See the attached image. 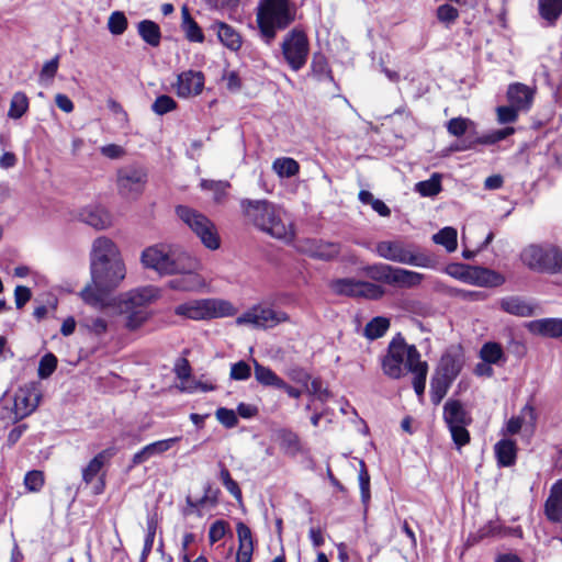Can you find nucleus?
I'll list each match as a JSON object with an SVG mask.
<instances>
[{
	"label": "nucleus",
	"mask_w": 562,
	"mask_h": 562,
	"mask_svg": "<svg viewBox=\"0 0 562 562\" xmlns=\"http://www.w3.org/2000/svg\"><path fill=\"white\" fill-rule=\"evenodd\" d=\"M390 327V321L382 316L372 318L364 328V336L371 340L382 337Z\"/></svg>",
	"instance_id": "obj_40"
},
{
	"label": "nucleus",
	"mask_w": 562,
	"mask_h": 562,
	"mask_svg": "<svg viewBox=\"0 0 562 562\" xmlns=\"http://www.w3.org/2000/svg\"><path fill=\"white\" fill-rule=\"evenodd\" d=\"M137 32L142 40L149 46L157 47L160 44L161 31L159 25L151 20H143L137 24Z\"/></svg>",
	"instance_id": "obj_31"
},
{
	"label": "nucleus",
	"mask_w": 562,
	"mask_h": 562,
	"mask_svg": "<svg viewBox=\"0 0 562 562\" xmlns=\"http://www.w3.org/2000/svg\"><path fill=\"white\" fill-rule=\"evenodd\" d=\"M238 536V551L236 562H251L254 551V540L250 528L239 521L236 526Z\"/></svg>",
	"instance_id": "obj_24"
},
{
	"label": "nucleus",
	"mask_w": 562,
	"mask_h": 562,
	"mask_svg": "<svg viewBox=\"0 0 562 562\" xmlns=\"http://www.w3.org/2000/svg\"><path fill=\"white\" fill-rule=\"evenodd\" d=\"M204 87V76L201 71H184L178 76L177 94L181 98L200 94Z\"/></svg>",
	"instance_id": "obj_19"
},
{
	"label": "nucleus",
	"mask_w": 562,
	"mask_h": 562,
	"mask_svg": "<svg viewBox=\"0 0 562 562\" xmlns=\"http://www.w3.org/2000/svg\"><path fill=\"white\" fill-rule=\"evenodd\" d=\"M29 110V99L24 92H15L12 95L8 116L13 120L22 117Z\"/></svg>",
	"instance_id": "obj_39"
},
{
	"label": "nucleus",
	"mask_w": 562,
	"mask_h": 562,
	"mask_svg": "<svg viewBox=\"0 0 562 562\" xmlns=\"http://www.w3.org/2000/svg\"><path fill=\"white\" fill-rule=\"evenodd\" d=\"M461 361L451 355L441 358L438 369V375L453 382L461 370Z\"/></svg>",
	"instance_id": "obj_37"
},
{
	"label": "nucleus",
	"mask_w": 562,
	"mask_h": 562,
	"mask_svg": "<svg viewBox=\"0 0 562 562\" xmlns=\"http://www.w3.org/2000/svg\"><path fill=\"white\" fill-rule=\"evenodd\" d=\"M235 313L234 305L221 299L192 300L175 308L176 315L193 321L227 317L235 315Z\"/></svg>",
	"instance_id": "obj_9"
},
{
	"label": "nucleus",
	"mask_w": 562,
	"mask_h": 562,
	"mask_svg": "<svg viewBox=\"0 0 562 562\" xmlns=\"http://www.w3.org/2000/svg\"><path fill=\"white\" fill-rule=\"evenodd\" d=\"M114 260H122L121 251L116 244L105 236L95 238L90 251V267L101 266L104 262Z\"/></svg>",
	"instance_id": "obj_16"
},
{
	"label": "nucleus",
	"mask_w": 562,
	"mask_h": 562,
	"mask_svg": "<svg viewBox=\"0 0 562 562\" xmlns=\"http://www.w3.org/2000/svg\"><path fill=\"white\" fill-rule=\"evenodd\" d=\"M272 169L280 178H291L299 172L300 165L293 158L283 157L273 161Z\"/></svg>",
	"instance_id": "obj_38"
},
{
	"label": "nucleus",
	"mask_w": 562,
	"mask_h": 562,
	"mask_svg": "<svg viewBox=\"0 0 562 562\" xmlns=\"http://www.w3.org/2000/svg\"><path fill=\"white\" fill-rule=\"evenodd\" d=\"M41 392L35 384L21 387L14 397V412L20 418L32 414L41 401Z\"/></svg>",
	"instance_id": "obj_17"
},
{
	"label": "nucleus",
	"mask_w": 562,
	"mask_h": 562,
	"mask_svg": "<svg viewBox=\"0 0 562 562\" xmlns=\"http://www.w3.org/2000/svg\"><path fill=\"white\" fill-rule=\"evenodd\" d=\"M296 16V9L290 0H260L257 23L261 40L270 45L277 32L286 29Z\"/></svg>",
	"instance_id": "obj_3"
},
{
	"label": "nucleus",
	"mask_w": 562,
	"mask_h": 562,
	"mask_svg": "<svg viewBox=\"0 0 562 562\" xmlns=\"http://www.w3.org/2000/svg\"><path fill=\"white\" fill-rule=\"evenodd\" d=\"M82 325L95 335H102L108 329V323L101 317L86 318Z\"/></svg>",
	"instance_id": "obj_62"
},
{
	"label": "nucleus",
	"mask_w": 562,
	"mask_h": 562,
	"mask_svg": "<svg viewBox=\"0 0 562 562\" xmlns=\"http://www.w3.org/2000/svg\"><path fill=\"white\" fill-rule=\"evenodd\" d=\"M251 375V368L250 366L240 360L231 367L229 376L232 380L236 381H245L248 380Z\"/></svg>",
	"instance_id": "obj_54"
},
{
	"label": "nucleus",
	"mask_w": 562,
	"mask_h": 562,
	"mask_svg": "<svg viewBox=\"0 0 562 562\" xmlns=\"http://www.w3.org/2000/svg\"><path fill=\"white\" fill-rule=\"evenodd\" d=\"M452 381L447 380L440 375H436L431 379L430 383V398L435 405H438L446 396Z\"/></svg>",
	"instance_id": "obj_41"
},
{
	"label": "nucleus",
	"mask_w": 562,
	"mask_h": 562,
	"mask_svg": "<svg viewBox=\"0 0 562 562\" xmlns=\"http://www.w3.org/2000/svg\"><path fill=\"white\" fill-rule=\"evenodd\" d=\"M176 214L206 248L215 250L220 247V237L215 225L204 214L186 205L177 206Z\"/></svg>",
	"instance_id": "obj_11"
},
{
	"label": "nucleus",
	"mask_w": 562,
	"mask_h": 562,
	"mask_svg": "<svg viewBox=\"0 0 562 562\" xmlns=\"http://www.w3.org/2000/svg\"><path fill=\"white\" fill-rule=\"evenodd\" d=\"M358 480H359V487H360V493H361V502L363 505H368V503L370 502V497H371L370 475L366 468L364 462H362V461L360 463V471H359Z\"/></svg>",
	"instance_id": "obj_47"
},
{
	"label": "nucleus",
	"mask_w": 562,
	"mask_h": 562,
	"mask_svg": "<svg viewBox=\"0 0 562 562\" xmlns=\"http://www.w3.org/2000/svg\"><path fill=\"white\" fill-rule=\"evenodd\" d=\"M459 18L458 10L451 4H441L437 9V19L449 26L451 23L456 22Z\"/></svg>",
	"instance_id": "obj_52"
},
{
	"label": "nucleus",
	"mask_w": 562,
	"mask_h": 562,
	"mask_svg": "<svg viewBox=\"0 0 562 562\" xmlns=\"http://www.w3.org/2000/svg\"><path fill=\"white\" fill-rule=\"evenodd\" d=\"M480 355L485 362L497 363L503 357V350L496 342H486L483 345Z\"/></svg>",
	"instance_id": "obj_46"
},
{
	"label": "nucleus",
	"mask_w": 562,
	"mask_h": 562,
	"mask_svg": "<svg viewBox=\"0 0 562 562\" xmlns=\"http://www.w3.org/2000/svg\"><path fill=\"white\" fill-rule=\"evenodd\" d=\"M505 282V278L491 269L482 267L470 268L467 283L477 286H499Z\"/></svg>",
	"instance_id": "obj_21"
},
{
	"label": "nucleus",
	"mask_w": 562,
	"mask_h": 562,
	"mask_svg": "<svg viewBox=\"0 0 562 562\" xmlns=\"http://www.w3.org/2000/svg\"><path fill=\"white\" fill-rule=\"evenodd\" d=\"M159 296V290L148 285L125 293L120 303V312L126 315V327L131 330L139 328L148 318L147 306Z\"/></svg>",
	"instance_id": "obj_6"
},
{
	"label": "nucleus",
	"mask_w": 562,
	"mask_h": 562,
	"mask_svg": "<svg viewBox=\"0 0 562 562\" xmlns=\"http://www.w3.org/2000/svg\"><path fill=\"white\" fill-rule=\"evenodd\" d=\"M303 250L312 258L331 260L340 252V245L331 241L312 239L305 243Z\"/></svg>",
	"instance_id": "obj_22"
},
{
	"label": "nucleus",
	"mask_w": 562,
	"mask_h": 562,
	"mask_svg": "<svg viewBox=\"0 0 562 562\" xmlns=\"http://www.w3.org/2000/svg\"><path fill=\"white\" fill-rule=\"evenodd\" d=\"M180 440V437H172L168 439L158 440L155 442H151L149 445H146V448L149 451L150 458L161 456L169 449L173 447L178 441Z\"/></svg>",
	"instance_id": "obj_48"
},
{
	"label": "nucleus",
	"mask_w": 562,
	"mask_h": 562,
	"mask_svg": "<svg viewBox=\"0 0 562 562\" xmlns=\"http://www.w3.org/2000/svg\"><path fill=\"white\" fill-rule=\"evenodd\" d=\"M25 487L29 491L37 492L44 484V475L41 471H30L24 477Z\"/></svg>",
	"instance_id": "obj_59"
},
{
	"label": "nucleus",
	"mask_w": 562,
	"mask_h": 562,
	"mask_svg": "<svg viewBox=\"0 0 562 562\" xmlns=\"http://www.w3.org/2000/svg\"><path fill=\"white\" fill-rule=\"evenodd\" d=\"M539 14L547 25H554L562 15V0H539Z\"/></svg>",
	"instance_id": "obj_33"
},
{
	"label": "nucleus",
	"mask_w": 562,
	"mask_h": 562,
	"mask_svg": "<svg viewBox=\"0 0 562 562\" xmlns=\"http://www.w3.org/2000/svg\"><path fill=\"white\" fill-rule=\"evenodd\" d=\"M497 462L502 467H510L516 461V443L509 439H503L495 445Z\"/></svg>",
	"instance_id": "obj_32"
},
{
	"label": "nucleus",
	"mask_w": 562,
	"mask_h": 562,
	"mask_svg": "<svg viewBox=\"0 0 562 562\" xmlns=\"http://www.w3.org/2000/svg\"><path fill=\"white\" fill-rule=\"evenodd\" d=\"M142 263L159 274H175L192 267V257L171 246L155 245L147 247L140 257Z\"/></svg>",
	"instance_id": "obj_5"
},
{
	"label": "nucleus",
	"mask_w": 562,
	"mask_h": 562,
	"mask_svg": "<svg viewBox=\"0 0 562 562\" xmlns=\"http://www.w3.org/2000/svg\"><path fill=\"white\" fill-rule=\"evenodd\" d=\"M501 307L506 313L519 317L532 316L536 308L535 305L518 296L504 297L501 301Z\"/></svg>",
	"instance_id": "obj_29"
},
{
	"label": "nucleus",
	"mask_w": 562,
	"mask_h": 562,
	"mask_svg": "<svg viewBox=\"0 0 562 562\" xmlns=\"http://www.w3.org/2000/svg\"><path fill=\"white\" fill-rule=\"evenodd\" d=\"M113 449H105L99 452L88 465L82 470V480L86 484H90L97 474L101 471L104 463L114 456Z\"/></svg>",
	"instance_id": "obj_30"
},
{
	"label": "nucleus",
	"mask_w": 562,
	"mask_h": 562,
	"mask_svg": "<svg viewBox=\"0 0 562 562\" xmlns=\"http://www.w3.org/2000/svg\"><path fill=\"white\" fill-rule=\"evenodd\" d=\"M244 215L257 228L269 234L273 238L285 243L292 241L294 229L291 220L285 212L268 200H249L240 202Z\"/></svg>",
	"instance_id": "obj_1"
},
{
	"label": "nucleus",
	"mask_w": 562,
	"mask_h": 562,
	"mask_svg": "<svg viewBox=\"0 0 562 562\" xmlns=\"http://www.w3.org/2000/svg\"><path fill=\"white\" fill-rule=\"evenodd\" d=\"M470 268L471 266L463 263H452L446 268V271L450 277L467 283Z\"/></svg>",
	"instance_id": "obj_63"
},
{
	"label": "nucleus",
	"mask_w": 562,
	"mask_h": 562,
	"mask_svg": "<svg viewBox=\"0 0 562 562\" xmlns=\"http://www.w3.org/2000/svg\"><path fill=\"white\" fill-rule=\"evenodd\" d=\"M201 187L205 190H212L215 194V201L221 202L226 194V189L229 187V183L226 181L203 180Z\"/></svg>",
	"instance_id": "obj_51"
},
{
	"label": "nucleus",
	"mask_w": 562,
	"mask_h": 562,
	"mask_svg": "<svg viewBox=\"0 0 562 562\" xmlns=\"http://www.w3.org/2000/svg\"><path fill=\"white\" fill-rule=\"evenodd\" d=\"M255 367V378L258 383L265 386H273L279 389V386H284V380L278 376L270 368L260 364L258 361L254 360Z\"/></svg>",
	"instance_id": "obj_35"
},
{
	"label": "nucleus",
	"mask_w": 562,
	"mask_h": 562,
	"mask_svg": "<svg viewBox=\"0 0 562 562\" xmlns=\"http://www.w3.org/2000/svg\"><path fill=\"white\" fill-rule=\"evenodd\" d=\"M415 190L423 196H434L441 191V176L434 173L428 180L416 183Z\"/></svg>",
	"instance_id": "obj_43"
},
{
	"label": "nucleus",
	"mask_w": 562,
	"mask_h": 562,
	"mask_svg": "<svg viewBox=\"0 0 562 562\" xmlns=\"http://www.w3.org/2000/svg\"><path fill=\"white\" fill-rule=\"evenodd\" d=\"M218 465L221 468L220 480L222 481L223 485L236 501L240 502L243 495L237 482L232 479L229 471L225 468L224 464L220 463Z\"/></svg>",
	"instance_id": "obj_45"
},
{
	"label": "nucleus",
	"mask_w": 562,
	"mask_h": 562,
	"mask_svg": "<svg viewBox=\"0 0 562 562\" xmlns=\"http://www.w3.org/2000/svg\"><path fill=\"white\" fill-rule=\"evenodd\" d=\"M182 23L181 27L186 34V37L190 42L202 43L204 41V34L198 23L192 19L187 7L181 10Z\"/></svg>",
	"instance_id": "obj_34"
},
{
	"label": "nucleus",
	"mask_w": 562,
	"mask_h": 562,
	"mask_svg": "<svg viewBox=\"0 0 562 562\" xmlns=\"http://www.w3.org/2000/svg\"><path fill=\"white\" fill-rule=\"evenodd\" d=\"M519 110L513 106L510 103L509 105H503L497 108V120L502 124L506 123H513L518 117Z\"/></svg>",
	"instance_id": "obj_60"
},
{
	"label": "nucleus",
	"mask_w": 562,
	"mask_h": 562,
	"mask_svg": "<svg viewBox=\"0 0 562 562\" xmlns=\"http://www.w3.org/2000/svg\"><path fill=\"white\" fill-rule=\"evenodd\" d=\"M226 527L227 524L224 520H216L211 525L209 530V539L211 544H214L224 538L226 533Z\"/></svg>",
	"instance_id": "obj_64"
},
{
	"label": "nucleus",
	"mask_w": 562,
	"mask_h": 562,
	"mask_svg": "<svg viewBox=\"0 0 562 562\" xmlns=\"http://www.w3.org/2000/svg\"><path fill=\"white\" fill-rule=\"evenodd\" d=\"M544 509L549 520L554 522L562 520V480L552 485Z\"/></svg>",
	"instance_id": "obj_26"
},
{
	"label": "nucleus",
	"mask_w": 562,
	"mask_h": 562,
	"mask_svg": "<svg viewBox=\"0 0 562 562\" xmlns=\"http://www.w3.org/2000/svg\"><path fill=\"white\" fill-rule=\"evenodd\" d=\"M285 64L293 71L301 70L310 56V41L306 33L297 27L289 31L280 44Z\"/></svg>",
	"instance_id": "obj_12"
},
{
	"label": "nucleus",
	"mask_w": 562,
	"mask_h": 562,
	"mask_svg": "<svg viewBox=\"0 0 562 562\" xmlns=\"http://www.w3.org/2000/svg\"><path fill=\"white\" fill-rule=\"evenodd\" d=\"M212 30L216 32L220 42L228 49L237 52L241 47V36L233 26L224 22H215Z\"/></svg>",
	"instance_id": "obj_28"
},
{
	"label": "nucleus",
	"mask_w": 562,
	"mask_h": 562,
	"mask_svg": "<svg viewBox=\"0 0 562 562\" xmlns=\"http://www.w3.org/2000/svg\"><path fill=\"white\" fill-rule=\"evenodd\" d=\"M420 353L414 345H408L401 336L392 339L386 355L381 360L383 373L391 379H401L422 367Z\"/></svg>",
	"instance_id": "obj_4"
},
{
	"label": "nucleus",
	"mask_w": 562,
	"mask_h": 562,
	"mask_svg": "<svg viewBox=\"0 0 562 562\" xmlns=\"http://www.w3.org/2000/svg\"><path fill=\"white\" fill-rule=\"evenodd\" d=\"M215 416L217 420L224 425L226 428H233L237 425L238 418L236 413L233 409L220 407L215 412Z\"/></svg>",
	"instance_id": "obj_58"
},
{
	"label": "nucleus",
	"mask_w": 562,
	"mask_h": 562,
	"mask_svg": "<svg viewBox=\"0 0 562 562\" xmlns=\"http://www.w3.org/2000/svg\"><path fill=\"white\" fill-rule=\"evenodd\" d=\"M289 321L285 312L266 305H255L236 318L237 325H251L256 328H272Z\"/></svg>",
	"instance_id": "obj_14"
},
{
	"label": "nucleus",
	"mask_w": 562,
	"mask_h": 562,
	"mask_svg": "<svg viewBox=\"0 0 562 562\" xmlns=\"http://www.w3.org/2000/svg\"><path fill=\"white\" fill-rule=\"evenodd\" d=\"M78 218L95 229H105L112 225L110 213L100 206L83 207L79 211Z\"/></svg>",
	"instance_id": "obj_20"
},
{
	"label": "nucleus",
	"mask_w": 562,
	"mask_h": 562,
	"mask_svg": "<svg viewBox=\"0 0 562 562\" xmlns=\"http://www.w3.org/2000/svg\"><path fill=\"white\" fill-rule=\"evenodd\" d=\"M128 26L127 18L122 11H114L108 19V30L112 35H122Z\"/></svg>",
	"instance_id": "obj_44"
},
{
	"label": "nucleus",
	"mask_w": 562,
	"mask_h": 562,
	"mask_svg": "<svg viewBox=\"0 0 562 562\" xmlns=\"http://www.w3.org/2000/svg\"><path fill=\"white\" fill-rule=\"evenodd\" d=\"M57 367V358L53 353H46L40 360L37 373L41 379L49 378Z\"/></svg>",
	"instance_id": "obj_49"
},
{
	"label": "nucleus",
	"mask_w": 562,
	"mask_h": 562,
	"mask_svg": "<svg viewBox=\"0 0 562 562\" xmlns=\"http://www.w3.org/2000/svg\"><path fill=\"white\" fill-rule=\"evenodd\" d=\"M514 133L513 127H504L501 130L493 131L480 138V143L482 144H495L499 140L505 139L509 135Z\"/></svg>",
	"instance_id": "obj_61"
},
{
	"label": "nucleus",
	"mask_w": 562,
	"mask_h": 562,
	"mask_svg": "<svg viewBox=\"0 0 562 562\" xmlns=\"http://www.w3.org/2000/svg\"><path fill=\"white\" fill-rule=\"evenodd\" d=\"M198 261L192 258V267L184 271H177L175 274L179 277L171 279L168 286L172 290L193 292L199 291L205 286L204 279L195 272Z\"/></svg>",
	"instance_id": "obj_18"
},
{
	"label": "nucleus",
	"mask_w": 562,
	"mask_h": 562,
	"mask_svg": "<svg viewBox=\"0 0 562 562\" xmlns=\"http://www.w3.org/2000/svg\"><path fill=\"white\" fill-rule=\"evenodd\" d=\"M507 98L513 106L519 111H527L532 103L533 91L528 86L517 82L509 86Z\"/></svg>",
	"instance_id": "obj_25"
},
{
	"label": "nucleus",
	"mask_w": 562,
	"mask_h": 562,
	"mask_svg": "<svg viewBox=\"0 0 562 562\" xmlns=\"http://www.w3.org/2000/svg\"><path fill=\"white\" fill-rule=\"evenodd\" d=\"M147 173L137 165H131L119 169L117 188L123 196L139 194L146 183Z\"/></svg>",
	"instance_id": "obj_15"
},
{
	"label": "nucleus",
	"mask_w": 562,
	"mask_h": 562,
	"mask_svg": "<svg viewBox=\"0 0 562 562\" xmlns=\"http://www.w3.org/2000/svg\"><path fill=\"white\" fill-rule=\"evenodd\" d=\"M468 425H453L448 426L453 442L457 445L458 448H461L462 446L467 445L470 441V434L467 430Z\"/></svg>",
	"instance_id": "obj_55"
},
{
	"label": "nucleus",
	"mask_w": 562,
	"mask_h": 562,
	"mask_svg": "<svg viewBox=\"0 0 562 562\" xmlns=\"http://www.w3.org/2000/svg\"><path fill=\"white\" fill-rule=\"evenodd\" d=\"M427 372H428L427 362L412 372L414 374L413 386H414L416 394L419 397L424 395Z\"/></svg>",
	"instance_id": "obj_53"
},
{
	"label": "nucleus",
	"mask_w": 562,
	"mask_h": 562,
	"mask_svg": "<svg viewBox=\"0 0 562 562\" xmlns=\"http://www.w3.org/2000/svg\"><path fill=\"white\" fill-rule=\"evenodd\" d=\"M157 530V519L155 516L147 518V535L144 542L143 555H147L154 546V539Z\"/></svg>",
	"instance_id": "obj_57"
},
{
	"label": "nucleus",
	"mask_w": 562,
	"mask_h": 562,
	"mask_svg": "<svg viewBox=\"0 0 562 562\" xmlns=\"http://www.w3.org/2000/svg\"><path fill=\"white\" fill-rule=\"evenodd\" d=\"M330 289L338 295L378 300L385 293L381 285L368 281L344 278L331 281Z\"/></svg>",
	"instance_id": "obj_13"
},
{
	"label": "nucleus",
	"mask_w": 562,
	"mask_h": 562,
	"mask_svg": "<svg viewBox=\"0 0 562 562\" xmlns=\"http://www.w3.org/2000/svg\"><path fill=\"white\" fill-rule=\"evenodd\" d=\"M443 419L448 426L469 425L471 417L461 402L449 400L443 406Z\"/></svg>",
	"instance_id": "obj_27"
},
{
	"label": "nucleus",
	"mask_w": 562,
	"mask_h": 562,
	"mask_svg": "<svg viewBox=\"0 0 562 562\" xmlns=\"http://www.w3.org/2000/svg\"><path fill=\"white\" fill-rule=\"evenodd\" d=\"M90 273L92 284H88L80 295L86 303L94 307H103L106 305L110 293L125 279L126 267L123 259L114 260L90 267Z\"/></svg>",
	"instance_id": "obj_2"
},
{
	"label": "nucleus",
	"mask_w": 562,
	"mask_h": 562,
	"mask_svg": "<svg viewBox=\"0 0 562 562\" xmlns=\"http://www.w3.org/2000/svg\"><path fill=\"white\" fill-rule=\"evenodd\" d=\"M520 260L536 272H562V250L552 244H531L520 254Z\"/></svg>",
	"instance_id": "obj_8"
},
{
	"label": "nucleus",
	"mask_w": 562,
	"mask_h": 562,
	"mask_svg": "<svg viewBox=\"0 0 562 562\" xmlns=\"http://www.w3.org/2000/svg\"><path fill=\"white\" fill-rule=\"evenodd\" d=\"M176 106H177V103L171 97H169L167 94H162V95H159L154 101V103L151 104V110L157 115H164V114L175 110Z\"/></svg>",
	"instance_id": "obj_50"
},
{
	"label": "nucleus",
	"mask_w": 562,
	"mask_h": 562,
	"mask_svg": "<svg viewBox=\"0 0 562 562\" xmlns=\"http://www.w3.org/2000/svg\"><path fill=\"white\" fill-rule=\"evenodd\" d=\"M364 273L376 282L406 289L418 285L424 278L422 273L382 262L366 267Z\"/></svg>",
	"instance_id": "obj_10"
},
{
	"label": "nucleus",
	"mask_w": 562,
	"mask_h": 562,
	"mask_svg": "<svg viewBox=\"0 0 562 562\" xmlns=\"http://www.w3.org/2000/svg\"><path fill=\"white\" fill-rule=\"evenodd\" d=\"M374 251L380 258L402 265L420 268L432 266L429 256L418 252L413 244L401 238L380 240L375 244Z\"/></svg>",
	"instance_id": "obj_7"
},
{
	"label": "nucleus",
	"mask_w": 562,
	"mask_h": 562,
	"mask_svg": "<svg viewBox=\"0 0 562 562\" xmlns=\"http://www.w3.org/2000/svg\"><path fill=\"white\" fill-rule=\"evenodd\" d=\"M536 418H537V416H536V411H535L533 406H531L530 404H527L521 409V416L512 417L507 422L506 432L509 435H515L521 429L524 420H528L531 425H533L536 422Z\"/></svg>",
	"instance_id": "obj_36"
},
{
	"label": "nucleus",
	"mask_w": 562,
	"mask_h": 562,
	"mask_svg": "<svg viewBox=\"0 0 562 562\" xmlns=\"http://www.w3.org/2000/svg\"><path fill=\"white\" fill-rule=\"evenodd\" d=\"M434 243L442 245L448 252L457 249V231L453 227H445L432 236Z\"/></svg>",
	"instance_id": "obj_42"
},
{
	"label": "nucleus",
	"mask_w": 562,
	"mask_h": 562,
	"mask_svg": "<svg viewBox=\"0 0 562 562\" xmlns=\"http://www.w3.org/2000/svg\"><path fill=\"white\" fill-rule=\"evenodd\" d=\"M527 329L543 337L558 338L562 336V318H541L526 324Z\"/></svg>",
	"instance_id": "obj_23"
},
{
	"label": "nucleus",
	"mask_w": 562,
	"mask_h": 562,
	"mask_svg": "<svg viewBox=\"0 0 562 562\" xmlns=\"http://www.w3.org/2000/svg\"><path fill=\"white\" fill-rule=\"evenodd\" d=\"M469 124H471L469 119L454 117L447 123V130L451 135L460 137L465 134Z\"/></svg>",
	"instance_id": "obj_56"
}]
</instances>
